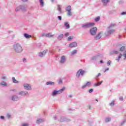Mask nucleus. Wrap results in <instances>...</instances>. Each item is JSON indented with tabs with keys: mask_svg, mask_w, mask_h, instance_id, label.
I'll use <instances>...</instances> for the list:
<instances>
[{
	"mask_svg": "<svg viewBox=\"0 0 126 126\" xmlns=\"http://www.w3.org/2000/svg\"><path fill=\"white\" fill-rule=\"evenodd\" d=\"M13 49L14 52H15V53H17V54L22 53V52L23 51L22 46L19 43L14 44L13 46Z\"/></svg>",
	"mask_w": 126,
	"mask_h": 126,
	"instance_id": "nucleus-1",
	"label": "nucleus"
},
{
	"mask_svg": "<svg viewBox=\"0 0 126 126\" xmlns=\"http://www.w3.org/2000/svg\"><path fill=\"white\" fill-rule=\"evenodd\" d=\"M116 26V24H111L109 27L107 28V34L110 35V34H113L114 32H115V30H111V28L115 27Z\"/></svg>",
	"mask_w": 126,
	"mask_h": 126,
	"instance_id": "nucleus-2",
	"label": "nucleus"
},
{
	"mask_svg": "<svg viewBox=\"0 0 126 126\" xmlns=\"http://www.w3.org/2000/svg\"><path fill=\"white\" fill-rule=\"evenodd\" d=\"M95 25L94 23H87L86 24H84L82 25V28L84 29H86L87 28H90V27H93Z\"/></svg>",
	"mask_w": 126,
	"mask_h": 126,
	"instance_id": "nucleus-3",
	"label": "nucleus"
},
{
	"mask_svg": "<svg viewBox=\"0 0 126 126\" xmlns=\"http://www.w3.org/2000/svg\"><path fill=\"white\" fill-rule=\"evenodd\" d=\"M65 89V88H63L61 90H59L58 91L54 90L52 93V96H56V95H58L59 94H61V93H63V91H64V90Z\"/></svg>",
	"mask_w": 126,
	"mask_h": 126,
	"instance_id": "nucleus-4",
	"label": "nucleus"
},
{
	"mask_svg": "<svg viewBox=\"0 0 126 126\" xmlns=\"http://www.w3.org/2000/svg\"><path fill=\"white\" fill-rule=\"evenodd\" d=\"M120 52H123V54H122L123 59L124 60H126V47L122 46L121 48H120Z\"/></svg>",
	"mask_w": 126,
	"mask_h": 126,
	"instance_id": "nucleus-5",
	"label": "nucleus"
},
{
	"mask_svg": "<svg viewBox=\"0 0 126 126\" xmlns=\"http://www.w3.org/2000/svg\"><path fill=\"white\" fill-rule=\"evenodd\" d=\"M84 73H85V71L84 70H82L81 69H79L76 73V76L77 78H79V76H80V75H81L82 76H83V74H84Z\"/></svg>",
	"mask_w": 126,
	"mask_h": 126,
	"instance_id": "nucleus-6",
	"label": "nucleus"
},
{
	"mask_svg": "<svg viewBox=\"0 0 126 126\" xmlns=\"http://www.w3.org/2000/svg\"><path fill=\"white\" fill-rule=\"evenodd\" d=\"M16 11H19L22 10V11H26V7L23 6H19L16 8Z\"/></svg>",
	"mask_w": 126,
	"mask_h": 126,
	"instance_id": "nucleus-7",
	"label": "nucleus"
},
{
	"mask_svg": "<svg viewBox=\"0 0 126 126\" xmlns=\"http://www.w3.org/2000/svg\"><path fill=\"white\" fill-rule=\"evenodd\" d=\"M24 86V89H25L26 90H32V88L31 87V85H30V84H24L23 85Z\"/></svg>",
	"mask_w": 126,
	"mask_h": 126,
	"instance_id": "nucleus-8",
	"label": "nucleus"
},
{
	"mask_svg": "<svg viewBox=\"0 0 126 126\" xmlns=\"http://www.w3.org/2000/svg\"><path fill=\"white\" fill-rule=\"evenodd\" d=\"M96 32H97V28L96 27H94L93 28L90 30V33L91 35H96Z\"/></svg>",
	"mask_w": 126,
	"mask_h": 126,
	"instance_id": "nucleus-9",
	"label": "nucleus"
},
{
	"mask_svg": "<svg viewBox=\"0 0 126 126\" xmlns=\"http://www.w3.org/2000/svg\"><path fill=\"white\" fill-rule=\"evenodd\" d=\"M103 32H101L95 37V40H99L100 38L103 36Z\"/></svg>",
	"mask_w": 126,
	"mask_h": 126,
	"instance_id": "nucleus-10",
	"label": "nucleus"
},
{
	"mask_svg": "<svg viewBox=\"0 0 126 126\" xmlns=\"http://www.w3.org/2000/svg\"><path fill=\"white\" fill-rule=\"evenodd\" d=\"M48 52V50H45L42 52H40L38 54L39 57H40L41 58H43L46 54H47V52Z\"/></svg>",
	"mask_w": 126,
	"mask_h": 126,
	"instance_id": "nucleus-11",
	"label": "nucleus"
},
{
	"mask_svg": "<svg viewBox=\"0 0 126 126\" xmlns=\"http://www.w3.org/2000/svg\"><path fill=\"white\" fill-rule=\"evenodd\" d=\"M18 95H20L21 96H25V95H29V94L27 92L21 91L18 93Z\"/></svg>",
	"mask_w": 126,
	"mask_h": 126,
	"instance_id": "nucleus-12",
	"label": "nucleus"
},
{
	"mask_svg": "<svg viewBox=\"0 0 126 126\" xmlns=\"http://www.w3.org/2000/svg\"><path fill=\"white\" fill-rule=\"evenodd\" d=\"M90 85H91V82H88L82 87V89H84V88H86V87H88V86H90Z\"/></svg>",
	"mask_w": 126,
	"mask_h": 126,
	"instance_id": "nucleus-13",
	"label": "nucleus"
},
{
	"mask_svg": "<svg viewBox=\"0 0 126 126\" xmlns=\"http://www.w3.org/2000/svg\"><path fill=\"white\" fill-rule=\"evenodd\" d=\"M76 46H77V43H76V42H74L70 43L69 45V47L70 48H74V47H76Z\"/></svg>",
	"mask_w": 126,
	"mask_h": 126,
	"instance_id": "nucleus-14",
	"label": "nucleus"
},
{
	"mask_svg": "<svg viewBox=\"0 0 126 126\" xmlns=\"http://www.w3.org/2000/svg\"><path fill=\"white\" fill-rule=\"evenodd\" d=\"M60 63H65V56H63L61 57Z\"/></svg>",
	"mask_w": 126,
	"mask_h": 126,
	"instance_id": "nucleus-15",
	"label": "nucleus"
},
{
	"mask_svg": "<svg viewBox=\"0 0 126 126\" xmlns=\"http://www.w3.org/2000/svg\"><path fill=\"white\" fill-rule=\"evenodd\" d=\"M11 100H12V101H18L19 100V98L16 95H13L11 97Z\"/></svg>",
	"mask_w": 126,
	"mask_h": 126,
	"instance_id": "nucleus-16",
	"label": "nucleus"
},
{
	"mask_svg": "<svg viewBox=\"0 0 126 126\" xmlns=\"http://www.w3.org/2000/svg\"><path fill=\"white\" fill-rule=\"evenodd\" d=\"M123 56V54L122 53H120L119 55V57H117L116 59V60L117 61V62H120V60L121 59V58H122V56Z\"/></svg>",
	"mask_w": 126,
	"mask_h": 126,
	"instance_id": "nucleus-17",
	"label": "nucleus"
},
{
	"mask_svg": "<svg viewBox=\"0 0 126 126\" xmlns=\"http://www.w3.org/2000/svg\"><path fill=\"white\" fill-rule=\"evenodd\" d=\"M111 55H114V54H115V55H118L119 54V51L117 50H113L110 52Z\"/></svg>",
	"mask_w": 126,
	"mask_h": 126,
	"instance_id": "nucleus-18",
	"label": "nucleus"
},
{
	"mask_svg": "<svg viewBox=\"0 0 126 126\" xmlns=\"http://www.w3.org/2000/svg\"><path fill=\"white\" fill-rule=\"evenodd\" d=\"M24 37H25V38H26L27 39H30V38H31L32 36H31V35H29L27 33H25Z\"/></svg>",
	"mask_w": 126,
	"mask_h": 126,
	"instance_id": "nucleus-19",
	"label": "nucleus"
},
{
	"mask_svg": "<svg viewBox=\"0 0 126 126\" xmlns=\"http://www.w3.org/2000/svg\"><path fill=\"white\" fill-rule=\"evenodd\" d=\"M57 9L60 13H62V6L58 5Z\"/></svg>",
	"mask_w": 126,
	"mask_h": 126,
	"instance_id": "nucleus-20",
	"label": "nucleus"
},
{
	"mask_svg": "<svg viewBox=\"0 0 126 126\" xmlns=\"http://www.w3.org/2000/svg\"><path fill=\"white\" fill-rule=\"evenodd\" d=\"M43 122H45V120L44 119H38L36 121V123L41 124V123H43Z\"/></svg>",
	"mask_w": 126,
	"mask_h": 126,
	"instance_id": "nucleus-21",
	"label": "nucleus"
},
{
	"mask_svg": "<svg viewBox=\"0 0 126 126\" xmlns=\"http://www.w3.org/2000/svg\"><path fill=\"white\" fill-rule=\"evenodd\" d=\"M0 85L1 86H6V85H7V84H6V83L5 82L2 81L0 83Z\"/></svg>",
	"mask_w": 126,
	"mask_h": 126,
	"instance_id": "nucleus-22",
	"label": "nucleus"
},
{
	"mask_svg": "<svg viewBox=\"0 0 126 126\" xmlns=\"http://www.w3.org/2000/svg\"><path fill=\"white\" fill-rule=\"evenodd\" d=\"M64 26H65L66 29H69V28H70V26H69V25L67 22L64 23Z\"/></svg>",
	"mask_w": 126,
	"mask_h": 126,
	"instance_id": "nucleus-23",
	"label": "nucleus"
},
{
	"mask_svg": "<svg viewBox=\"0 0 126 126\" xmlns=\"http://www.w3.org/2000/svg\"><path fill=\"white\" fill-rule=\"evenodd\" d=\"M98 56L96 55V56H93L91 58V60L92 61H96V60H97V58H98Z\"/></svg>",
	"mask_w": 126,
	"mask_h": 126,
	"instance_id": "nucleus-24",
	"label": "nucleus"
},
{
	"mask_svg": "<svg viewBox=\"0 0 126 126\" xmlns=\"http://www.w3.org/2000/svg\"><path fill=\"white\" fill-rule=\"evenodd\" d=\"M12 81L13 82V83H19V81L16 80V79H15V77H13L12 78Z\"/></svg>",
	"mask_w": 126,
	"mask_h": 126,
	"instance_id": "nucleus-25",
	"label": "nucleus"
},
{
	"mask_svg": "<svg viewBox=\"0 0 126 126\" xmlns=\"http://www.w3.org/2000/svg\"><path fill=\"white\" fill-rule=\"evenodd\" d=\"M102 1L104 4V5H106L107 3L109 2V0H102Z\"/></svg>",
	"mask_w": 126,
	"mask_h": 126,
	"instance_id": "nucleus-26",
	"label": "nucleus"
},
{
	"mask_svg": "<svg viewBox=\"0 0 126 126\" xmlns=\"http://www.w3.org/2000/svg\"><path fill=\"white\" fill-rule=\"evenodd\" d=\"M71 10V6L70 5L68 6L66 8V11H69Z\"/></svg>",
	"mask_w": 126,
	"mask_h": 126,
	"instance_id": "nucleus-27",
	"label": "nucleus"
},
{
	"mask_svg": "<svg viewBox=\"0 0 126 126\" xmlns=\"http://www.w3.org/2000/svg\"><path fill=\"white\" fill-rule=\"evenodd\" d=\"M103 83V81H101L99 83H97L94 84V86H99V85H101L102 83Z\"/></svg>",
	"mask_w": 126,
	"mask_h": 126,
	"instance_id": "nucleus-28",
	"label": "nucleus"
},
{
	"mask_svg": "<svg viewBox=\"0 0 126 126\" xmlns=\"http://www.w3.org/2000/svg\"><path fill=\"white\" fill-rule=\"evenodd\" d=\"M53 84H54V83L53 82H46V85H53Z\"/></svg>",
	"mask_w": 126,
	"mask_h": 126,
	"instance_id": "nucleus-29",
	"label": "nucleus"
},
{
	"mask_svg": "<svg viewBox=\"0 0 126 126\" xmlns=\"http://www.w3.org/2000/svg\"><path fill=\"white\" fill-rule=\"evenodd\" d=\"M39 2H40V5H41V6H44V0H39Z\"/></svg>",
	"mask_w": 126,
	"mask_h": 126,
	"instance_id": "nucleus-30",
	"label": "nucleus"
},
{
	"mask_svg": "<svg viewBox=\"0 0 126 126\" xmlns=\"http://www.w3.org/2000/svg\"><path fill=\"white\" fill-rule=\"evenodd\" d=\"M53 36L54 35H52L51 33H47L46 35V37H53Z\"/></svg>",
	"mask_w": 126,
	"mask_h": 126,
	"instance_id": "nucleus-31",
	"label": "nucleus"
},
{
	"mask_svg": "<svg viewBox=\"0 0 126 126\" xmlns=\"http://www.w3.org/2000/svg\"><path fill=\"white\" fill-rule=\"evenodd\" d=\"M63 38V34H61L58 36V39L59 40H62Z\"/></svg>",
	"mask_w": 126,
	"mask_h": 126,
	"instance_id": "nucleus-32",
	"label": "nucleus"
},
{
	"mask_svg": "<svg viewBox=\"0 0 126 126\" xmlns=\"http://www.w3.org/2000/svg\"><path fill=\"white\" fill-rule=\"evenodd\" d=\"M67 12H67V14L68 16H71V15H72V13H71V11H68Z\"/></svg>",
	"mask_w": 126,
	"mask_h": 126,
	"instance_id": "nucleus-33",
	"label": "nucleus"
},
{
	"mask_svg": "<svg viewBox=\"0 0 126 126\" xmlns=\"http://www.w3.org/2000/svg\"><path fill=\"white\" fill-rule=\"evenodd\" d=\"M60 122H64L65 121V118L62 117H61V119L60 120Z\"/></svg>",
	"mask_w": 126,
	"mask_h": 126,
	"instance_id": "nucleus-34",
	"label": "nucleus"
},
{
	"mask_svg": "<svg viewBox=\"0 0 126 126\" xmlns=\"http://www.w3.org/2000/svg\"><path fill=\"white\" fill-rule=\"evenodd\" d=\"M76 53H77V50H74L73 52H72L71 53V54L72 55H75V54H76Z\"/></svg>",
	"mask_w": 126,
	"mask_h": 126,
	"instance_id": "nucleus-35",
	"label": "nucleus"
},
{
	"mask_svg": "<svg viewBox=\"0 0 126 126\" xmlns=\"http://www.w3.org/2000/svg\"><path fill=\"white\" fill-rule=\"evenodd\" d=\"M110 121H111V118H107L105 119L106 123H108V122H110Z\"/></svg>",
	"mask_w": 126,
	"mask_h": 126,
	"instance_id": "nucleus-36",
	"label": "nucleus"
},
{
	"mask_svg": "<svg viewBox=\"0 0 126 126\" xmlns=\"http://www.w3.org/2000/svg\"><path fill=\"white\" fill-rule=\"evenodd\" d=\"M99 20H100V17H97L95 19V22H97V21H99Z\"/></svg>",
	"mask_w": 126,
	"mask_h": 126,
	"instance_id": "nucleus-37",
	"label": "nucleus"
},
{
	"mask_svg": "<svg viewBox=\"0 0 126 126\" xmlns=\"http://www.w3.org/2000/svg\"><path fill=\"white\" fill-rule=\"evenodd\" d=\"M72 39H73V37L69 36V37H68V41H70V40H72Z\"/></svg>",
	"mask_w": 126,
	"mask_h": 126,
	"instance_id": "nucleus-38",
	"label": "nucleus"
},
{
	"mask_svg": "<svg viewBox=\"0 0 126 126\" xmlns=\"http://www.w3.org/2000/svg\"><path fill=\"white\" fill-rule=\"evenodd\" d=\"M62 83H63V80H62V79H60L59 81V84H62Z\"/></svg>",
	"mask_w": 126,
	"mask_h": 126,
	"instance_id": "nucleus-39",
	"label": "nucleus"
},
{
	"mask_svg": "<svg viewBox=\"0 0 126 126\" xmlns=\"http://www.w3.org/2000/svg\"><path fill=\"white\" fill-rule=\"evenodd\" d=\"M110 64H111V61H108L107 63V65H110Z\"/></svg>",
	"mask_w": 126,
	"mask_h": 126,
	"instance_id": "nucleus-40",
	"label": "nucleus"
},
{
	"mask_svg": "<svg viewBox=\"0 0 126 126\" xmlns=\"http://www.w3.org/2000/svg\"><path fill=\"white\" fill-rule=\"evenodd\" d=\"M1 79H3V80L6 79V76H2L1 77Z\"/></svg>",
	"mask_w": 126,
	"mask_h": 126,
	"instance_id": "nucleus-41",
	"label": "nucleus"
},
{
	"mask_svg": "<svg viewBox=\"0 0 126 126\" xmlns=\"http://www.w3.org/2000/svg\"><path fill=\"white\" fill-rule=\"evenodd\" d=\"M68 36H69V33L68 32H67V33H65V37H67Z\"/></svg>",
	"mask_w": 126,
	"mask_h": 126,
	"instance_id": "nucleus-42",
	"label": "nucleus"
},
{
	"mask_svg": "<svg viewBox=\"0 0 126 126\" xmlns=\"http://www.w3.org/2000/svg\"><path fill=\"white\" fill-rule=\"evenodd\" d=\"M110 106H114V101H113L112 102H111L110 103Z\"/></svg>",
	"mask_w": 126,
	"mask_h": 126,
	"instance_id": "nucleus-43",
	"label": "nucleus"
},
{
	"mask_svg": "<svg viewBox=\"0 0 126 126\" xmlns=\"http://www.w3.org/2000/svg\"><path fill=\"white\" fill-rule=\"evenodd\" d=\"M23 63H26L27 62V60H26V59L24 58L23 59Z\"/></svg>",
	"mask_w": 126,
	"mask_h": 126,
	"instance_id": "nucleus-44",
	"label": "nucleus"
},
{
	"mask_svg": "<svg viewBox=\"0 0 126 126\" xmlns=\"http://www.w3.org/2000/svg\"><path fill=\"white\" fill-rule=\"evenodd\" d=\"M126 12H123L121 13V15H126Z\"/></svg>",
	"mask_w": 126,
	"mask_h": 126,
	"instance_id": "nucleus-45",
	"label": "nucleus"
},
{
	"mask_svg": "<svg viewBox=\"0 0 126 126\" xmlns=\"http://www.w3.org/2000/svg\"><path fill=\"white\" fill-rule=\"evenodd\" d=\"M46 35H47V34L43 33L42 34V37H46Z\"/></svg>",
	"mask_w": 126,
	"mask_h": 126,
	"instance_id": "nucleus-46",
	"label": "nucleus"
},
{
	"mask_svg": "<svg viewBox=\"0 0 126 126\" xmlns=\"http://www.w3.org/2000/svg\"><path fill=\"white\" fill-rule=\"evenodd\" d=\"M94 90L93 89H90L89 91V93H92V92H93Z\"/></svg>",
	"mask_w": 126,
	"mask_h": 126,
	"instance_id": "nucleus-47",
	"label": "nucleus"
},
{
	"mask_svg": "<svg viewBox=\"0 0 126 126\" xmlns=\"http://www.w3.org/2000/svg\"><path fill=\"white\" fill-rule=\"evenodd\" d=\"M120 100H121V101H123L124 100V97L123 96H121L120 97Z\"/></svg>",
	"mask_w": 126,
	"mask_h": 126,
	"instance_id": "nucleus-48",
	"label": "nucleus"
},
{
	"mask_svg": "<svg viewBox=\"0 0 126 126\" xmlns=\"http://www.w3.org/2000/svg\"><path fill=\"white\" fill-rule=\"evenodd\" d=\"M58 19H59V20H62V16H59L58 17Z\"/></svg>",
	"mask_w": 126,
	"mask_h": 126,
	"instance_id": "nucleus-49",
	"label": "nucleus"
},
{
	"mask_svg": "<svg viewBox=\"0 0 126 126\" xmlns=\"http://www.w3.org/2000/svg\"><path fill=\"white\" fill-rule=\"evenodd\" d=\"M125 123H126V121H124L123 122H122L121 123V126H123V125H124V124H125Z\"/></svg>",
	"mask_w": 126,
	"mask_h": 126,
	"instance_id": "nucleus-50",
	"label": "nucleus"
},
{
	"mask_svg": "<svg viewBox=\"0 0 126 126\" xmlns=\"http://www.w3.org/2000/svg\"><path fill=\"white\" fill-rule=\"evenodd\" d=\"M22 126H28V124H25L22 125Z\"/></svg>",
	"mask_w": 126,
	"mask_h": 126,
	"instance_id": "nucleus-51",
	"label": "nucleus"
},
{
	"mask_svg": "<svg viewBox=\"0 0 126 126\" xmlns=\"http://www.w3.org/2000/svg\"><path fill=\"white\" fill-rule=\"evenodd\" d=\"M22 1H24V2H27L28 0H21Z\"/></svg>",
	"mask_w": 126,
	"mask_h": 126,
	"instance_id": "nucleus-52",
	"label": "nucleus"
},
{
	"mask_svg": "<svg viewBox=\"0 0 126 126\" xmlns=\"http://www.w3.org/2000/svg\"><path fill=\"white\" fill-rule=\"evenodd\" d=\"M100 75H101V73H99L98 74V75L96 76V77H99V76H100Z\"/></svg>",
	"mask_w": 126,
	"mask_h": 126,
	"instance_id": "nucleus-53",
	"label": "nucleus"
},
{
	"mask_svg": "<svg viewBox=\"0 0 126 126\" xmlns=\"http://www.w3.org/2000/svg\"><path fill=\"white\" fill-rule=\"evenodd\" d=\"M109 70V68H107L106 69H105V71H104V72H106V71Z\"/></svg>",
	"mask_w": 126,
	"mask_h": 126,
	"instance_id": "nucleus-54",
	"label": "nucleus"
},
{
	"mask_svg": "<svg viewBox=\"0 0 126 126\" xmlns=\"http://www.w3.org/2000/svg\"><path fill=\"white\" fill-rule=\"evenodd\" d=\"M0 119H1L2 120H3L4 119V117L0 116Z\"/></svg>",
	"mask_w": 126,
	"mask_h": 126,
	"instance_id": "nucleus-55",
	"label": "nucleus"
},
{
	"mask_svg": "<svg viewBox=\"0 0 126 126\" xmlns=\"http://www.w3.org/2000/svg\"><path fill=\"white\" fill-rule=\"evenodd\" d=\"M100 63H103L104 62H103V61L101 60L100 61Z\"/></svg>",
	"mask_w": 126,
	"mask_h": 126,
	"instance_id": "nucleus-56",
	"label": "nucleus"
},
{
	"mask_svg": "<svg viewBox=\"0 0 126 126\" xmlns=\"http://www.w3.org/2000/svg\"><path fill=\"white\" fill-rule=\"evenodd\" d=\"M54 120H57V117H54Z\"/></svg>",
	"mask_w": 126,
	"mask_h": 126,
	"instance_id": "nucleus-57",
	"label": "nucleus"
},
{
	"mask_svg": "<svg viewBox=\"0 0 126 126\" xmlns=\"http://www.w3.org/2000/svg\"><path fill=\"white\" fill-rule=\"evenodd\" d=\"M55 0H51V1H52V2H54Z\"/></svg>",
	"mask_w": 126,
	"mask_h": 126,
	"instance_id": "nucleus-58",
	"label": "nucleus"
},
{
	"mask_svg": "<svg viewBox=\"0 0 126 126\" xmlns=\"http://www.w3.org/2000/svg\"><path fill=\"white\" fill-rule=\"evenodd\" d=\"M89 109L90 110V109H91V106H89Z\"/></svg>",
	"mask_w": 126,
	"mask_h": 126,
	"instance_id": "nucleus-59",
	"label": "nucleus"
},
{
	"mask_svg": "<svg viewBox=\"0 0 126 126\" xmlns=\"http://www.w3.org/2000/svg\"><path fill=\"white\" fill-rule=\"evenodd\" d=\"M71 97H72V95H69L70 98H71Z\"/></svg>",
	"mask_w": 126,
	"mask_h": 126,
	"instance_id": "nucleus-60",
	"label": "nucleus"
},
{
	"mask_svg": "<svg viewBox=\"0 0 126 126\" xmlns=\"http://www.w3.org/2000/svg\"><path fill=\"white\" fill-rule=\"evenodd\" d=\"M8 118H9V117H10V115H8Z\"/></svg>",
	"mask_w": 126,
	"mask_h": 126,
	"instance_id": "nucleus-61",
	"label": "nucleus"
},
{
	"mask_svg": "<svg viewBox=\"0 0 126 126\" xmlns=\"http://www.w3.org/2000/svg\"><path fill=\"white\" fill-rule=\"evenodd\" d=\"M50 52L51 53H53V52H52L51 51H50Z\"/></svg>",
	"mask_w": 126,
	"mask_h": 126,
	"instance_id": "nucleus-62",
	"label": "nucleus"
},
{
	"mask_svg": "<svg viewBox=\"0 0 126 126\" xmlns=\"http://www.w3.org/2000/svg\"><path fill=\"white\" fill-rule=\"evenodd\" d=\"M96 101H97L98 102V100L96 99Z\"/></svg>",
	"mask_w": 126,
	"mask_h": 126,
	"instance_id": "nucleus-63",
	"label": "nucleus"
},
{
	"mask_svg": "<svg viewBox=\"0 0 126 126\" xmlns=\"http://www.w3.org/2000/svg\"><path fill=\"white\" fill-rule=\"evenodd\" d=\"M96 80H98L97 79H96Z\"/></svg>",
	"mask_w": 126,
	"mask_h": 126,
	"instance_id": "nucleus-64",
	"label": "nucleus"
}]
</instances>
